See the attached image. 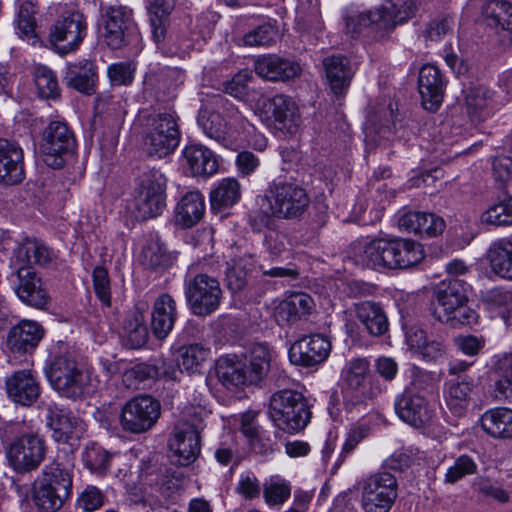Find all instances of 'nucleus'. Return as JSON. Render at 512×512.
<instances>
[{"label": "nucleus", "instance_id": "1", "mask_svg": "<svg viewBox=\"0 0 512 512\" xmlns=\"http://www.w3.org/2000/svg\"><path fill=\"white\" fill-rule=\"evenodd\" d=\"M354 259L364 267L407 269L418 265L425 257L422 245L410 239H374L355 245Z\"/></svg>", "mask_w": 512, "mask_h": 512}, {"label": "nucleus", "instance_id": "64", "mask_svg": "<svg viewBox=\"0 0 512 512\" xmlns=\"http://www.w3.org/2000/svg\"><path fill=\"white\" fill-rule=\"evenodd\" d=\"M454 19L451 16L443 15L436 17L429 22L425 29V37L431 41L441 40L447 33L452 31Z\"/></svg>", "mask_w": 512, "mask_h": 512}, {"label": "nucleus", "instance_id": "39", "mask_svg": "<svg viewBox=\"0 0 512 512\" xmlns=\"http://www.w3.org/2000/svg\"><path fill=\"white\" fill-rule=\"evenodd\" d=\"M481 426L493 438H512V410L503 407L487 410L481 417Z\"/></svg>", "mask_w": 512, "mask_h": 512}, {"label": "nucleus", "instance_id": "35", "mask_svg": "<svg viewBox=\"0 0 512 512\" xmlns=\"http://www.w3.org/2000/svg\"><path fill=\"white\" fill-rule=\"evenodd\" d=\"M491 271L498 277L512 281V240L501 238L492 242L486 252Z\"/></svg>", "mask_w": 512, "mask_h": 512}, {"label": "nucleus", "instance_id": "17", "mask_svg": "<svg viewBox=\"0 0 512 512\" xmlns=\"http://www.w3.org/2000/svg\"><path fill=\"white\" fill-rule=\"evenodd\" d=\"M331 351V342L321 334L305 336L296 341L289 350L292 363L311 367L323 363Z\"/></svg>", "mask_w": 512, "mask_h": 512}, {"label": "nucleus", "instance_id": "32", "mask_svg": "<svg viewBox=\"0 0 512 512\" xmlns=\"http://www.w3.org/2000/svg\"><path fill=\"white\" fill-rule=\"evenodd\" d=\"M183 159L192 176L209 177L218 170V161L214 153L200 144H191L184 148Z\"/></svg>", "mask_w": 512, "mask_h": 512}, {"label": "nucleus", "instance_id": "29", "mask_svg": "<svg viewBox=\"0 0 512 512\" xmlns=\"http://www.w3.org/2000/svg\"><path fill=\"white\" fill-rule=\"evenodd\" d=\"M42 337L43 329L37 322L22 320L11 328L7 345L13 353H27L35 349Z\"/></svg>", "mask_w": 512, "mask_h": 512}, {"label": "nucleus", "instance_id": "2", "mask_svg": "<svg viewBox=\"0 0 512 512\" xmlns=\"http://www.w3.org/2000/svg\"><path fill=\"white\" fill-rule=\"evenodd\" d=\"M470 285L460 279L441 282L432 301L433 317L452 328L471 326L477 322L478 315L468 306Z\"/></svg>", "mask_w": 512, "mask_h": 512}, {"label": "nucleus", "instance_id": "47", "mask_svg": "<svg viewBox=\"0 0 512 512\" xmlns=\"http://www.w3.org/2000/svg\"><path fill=\"white\" fill-rule=\"evenodd\" d=\"M493 369L496 376L494 383L495 398L512 401V353L498 357Z\"/></svg>", "mask_w": 512, "mask_h": 512}, {"label": "nucleus", "instance_id": "10", "mask_svg": "<svg viewBox=\"0 0 512 512\" xmlns=\"http://www.w3.org/2000/svg\"><path fill=\"white\" fill-rule=\"evenodd\" d=\"M5 454L12 469L27 473L37 469L46 456V443L42 436L27 433L11 439L5 447Z\"/></svg>", "mask_w": 512, "mask_h": 512}, {"label": "nucleus", "instance_id": "38", "mask_svg": "<svg viewBox=\"0 0 512 512\" xmlns=\"http://www.w3.org/2000/svg\"><path fill=\"white\" fill-rule=\"evenodd\" d=\"M205 212V199L199 191L186 193L175 208L176 221L184 228L197 224Z\"/></svg>", "mask_w": 512, "mask_h": 512}, {"label": "nucleus", "instance_id": "15", "mask_svg": "<svg viewBox=\"0 0 512 512\" xmlns=\"http://www.w3.org/2000/svg\"><path fill=\"white\" fill-rule=\"evenodd\" d=\"M160 415V405L151 396H138L122 408L120 423L125 431L143 433L151 429Z\"/></svg>", "mask_w": 512, "mask_h": 512}, {"label": "nucleus", "instance_id": "55", "mask_svg": "<svg viewBox=\"0 0 512 512\" xmlns=\"http://www.w3.org/2000/svg\"><path fill=\"white\" fill-rule=\"evenodd\" d=\"M369 372V362L364 358L350 360L344 370L343 379L351 389L363 387Z\"/></svg>", "mask_w": 512, "mask_h": 512}, {"label": "nucleus", "instance_id": "54", "mask_svg": "<svg viewBox=\"0 0 512 512\" xmlns=\"http://www.w3.org/2000/svg\"><path fill=\"white\" fill-rule=\"evenodd\" d=\"M411 382L404 391H410L413 394H424L427 398L432 395L437 388V379L435 373L413 367L411 372Z\"/></svg>", "mask_w": 512, "mask_h": 512}, {"label": "nucleus", "instance_id": "63", "mask_svg": "<svg viewBox=\"0 0 512 512\" xmlns=\"http://www.w3.org/2000/svg\"><path fill=\"white\" fill-rule=\"evenodd\" d=\"M92 277L96 296L103 304L109 306L111 302V291L108 271L102 266H97L93 270Z\"/></svg>", "mask_w": 512, "mask_h": 512}, {"label": "nucleus", "instance_id": "11", "mask_svg": "<svg viewBox=\"0 0 512 512\" xmlns=\"http://www.w3.org/2000/svg\"><path fill=\"white\" fill-rule=\"evenodd\" d=\"M179 129L174 115L163 112L150 117L144 137V149L149 156L163 158L179 144Z\"/></svg>", "mask_w": 512, "mask_h": 512}, {"label": "nucleus", "instance_id": "44", "mask_svg": "<svg viewBox=\"0 0 512 512\" xmlns=\"http://www.w3.org/2000/svg\"><path fill=\"white\" fill-rule=\"evenodd\" d=\"M421 0H389L387 6L378 8L387 21V32L397 24H403L416 15Z\"/></svg>", "mask_w": 512, "mask_h": 512}, {"label": "nucleus", "instance_id": "46", "mask_svg": "<svg viewBox=\"0 0 512 512\" xmlns=\"http://www.w3.org/2000/svg\"><path fill=\"white\" fill-rule=\"evenodd\" d=\"M495 92L487 87L478 86L468 90L465 97L466 110L472 121H479L490 114Z\"/></svg>", "mask_w": 512, "mask_h": 512}, {"label": "nucleus", "instance_id": "13", "mask_svg": "<svg viewBox=\"0 0 512 512\" xmlns=\"http://www.w3.org/2000/svg\"><path fill=\"white\" fill-rule=\"evenodd\" d=\"M87 24L82 13L71 10L61 14L50 27V42L60 54H67L79 47L86 36Z\"/></svg>", "mask_w": 512, "mask_h": 512}, {"label": "nucleus", "instance_id": "5", "mask_svg": "<svg viewBox=\"0 0 512 512\" xmlns=\"http://www.w3.org/2000/svg\"><path fill=\"white\" fill-rule=\"evenodd\" d=\"M264 200L268 203L270 215L283 220L301 217L310 203L304 188L284 181L272 182L265 191Z\"/></svg>", "mask_w": 512, "mask_h": 512}, {"label": "nucleus", "instance_id": "36", "mask_svg": "<svg viewBox=\"0 0 512 512\" xmlns=\"http://www.w3.org/2000/svg\"><path fill=\"white\" fill-rule=\"evenodd\" d=\"M356 318L370 335L380 336L388 330V319L382 307L372 301L355 305Z\"/></svg>", "mask_w": 512, "mask_h": 512}, {"label": "nucleus", "instance_id": "53", "mask_svg": "<svg viewBox=\"0 0 512 512\" xmlns=\"http://www.w3.org/2000/svg\"><path fill=\"white\" fill-rule=\"evenodd\" d=\"M113 455L97 444L88 445L83 454L85 466L93 473L104 475L110 466Z\"/></svg>", "mask_w": 512, "mask_h": 512}, {"label": "nucleus", "instance_id": "6", "mask_svg": "<svg viewBox=\"0 0 512 512\" xmlns=\"http://www.w3.org/2000/svg\"><path fill=\"white\" fill-rule=\"evenodd\" d=\"M364 512H390L398 497V481L386 471L362 478L358 483Z\"/></svg>", "mask_w": 512, "mask_h": 512}, {"label": "nucleus", "instance_id": "57", "mask_svg": "<svg viewBox=\"0 0 512 512\" xmlns=\"http://www.w3.org/2000/svg\"><path fill=\"white\" fill-rule=\"evenodd\" d=\"M150 379H156V372L152 363H139L123 374L124 385L131 389H139L143 382Z\"/></svg>", "mask_w": 512, "mask_h": 512}, {"label": "nucleus", "instance_id": "40", "mask_svg": "<svg viewBox=\"0 0 512 512\" xmlns=\"http://www.w3.org/2000/svg\"><path fill=\"white\" fill-rule=\"evenodd\" d=\"M54 257L53 252L36 240H27L17 247L11 259V265L40 266L48 265Z\"/></svg>", "mask_w": 512, "mask_h": 512}, {"label": "nucleus", "instance_id": "7", "mask_svg": "<svg viewBox=\"0 0 512 512\" xmlns=\"http://www.w3.org/2000/svg\"><path fill=\"white\" fill-rule=\"evenodd\" d=\"M46 376L53 389L67 398H78L89 385L90 376L74 357L64 354L53 358Z\"/></svg>", "mask_w": 512, "mask_h": 512}, {"label": "nucleus", "instance_id": "49", "mask_svg": "<svg viewBox=\"0 0 512 512\" xmlns=\"http://www.w3.org/2000/svg\"><path fill=\"white\" fill-rule=\"evenodd\" d=\"M70 496L58 493L53 487H49L35 480L32 488V499L40 512H56L62 508Z\"/></svg>", "mask_w": 512, "mask_h": 512}, {"label": "nucleus", "instance_id": "14", "mask_svg": "<svg viewBox=\"0 0 512 512\" xmlns=\"http://www.w3.org/2000/svg\"><path fill=\"white\" fill-rule=\"evenodd\" d=\"M103 37L112 49H120L129 42V38L137 32L133 12L126 6L111 5L103 9L101 14Z\"/></svg>", "mask_w": 512, "mask_h": 512}, {"label": "nucleus", "instance_id": "16", "mask_svg": "<svg viewBox=\"0 0 512 512\" xmlns=\"http://www.w3.org/2000/svg\"><path fill=\"white\" fill-rule=\"evenodd\" d=\"M397 415L411 426L421 428L428 425L435 416L434 405L424 394L403 391L395 400Z\"/></svg>", "mask_w": 512, "mask_h": 512}, {"label": "nucleus", "instance_id": "26", "mask_svg": "<svg viewBox=\"0 0 512 512\" xmlns=\"http://www.w3.org/2000/svg\"><path fill=\"white\" fill-rule=\"evenodd\" d=\"M328 85L336 96L346 93L355 70L350 60L342 55L327 56L322 61Z\"/></svg>", "mask_w": 512, "mask_h": 512}, {"label": "nucleus", "instance_id": "28", "mask_svg": "<svg viewBox=\"0 0 512 512\" xmlns=\"http://www.w3.org/2000/svg\"><path fill=\"white\" fill-rule=\"evenodd\" d=\"M399 228L408 233L420 236L435 237L445 229L444 220L432 213L408 211L400 216Z\"/></svg>", "mask_w": 512, "mask_h": 512}, {"label": "nucleus", "instance_id": "61", "mask_svg": "<svg viewBox=\"0 0 512 512\" xmlns=\"http://www.w3.org/2000/svg\"><path fill=\"white\" fill-rule=\"evenodd\" d=\"M134 72L135 66L131 62L113 63L107 69L109 80L114 86L131 84Z\"/></svg>", "mask_w": 512, "mask_h": 512}, {"label": "nucleus", "instance_id": "45", "mask_svg": "<svg viewBox=\"0 0 512 512\" xmlns=\"http://www.w3.org/2000/svg\"><path fill=\"white\" fill-rule=\"evenodd\" d=\"M120 335L128 348L137 349L145 345L148 340V329L142 315L136 312L127 314L122 320Z\"/></svg>", "mask_w": 512, "mask_h": 512}, {"label": "nucleus", "instance_id": "37", "mask_svg": "<svg viewBox=\"0 0 512 512\" xmlns=\"http://www.w3.org/2000/svg\"><path fill=\"white\" fill-rule=\"evenodd\" d=\"M47 426L53 431V438L57 442H67L77 433L80 420L71 413L50 406L46 416Z\"/></svg>", "mask_w": 512, "mask_h": 512}, {"label": "nucleus", "instance_id": "4", "mask_svg": "<svg viewBox=\"0 0 512 512\" xmlns=\"http://www.w3.org/2000/svg\"><path fill=\"white\" fill-rule=\"evenodd\" d=\"M268 414L279 429L288 433L303 430L311 418L305 397L291 389L279 390L272 394Z\"/></svg>", "mask_w": 512, "mask_h": 512}, {"label": "nucleus", "instance_id": "27", "mask_svg": "<svg viewBox=\"0 0 512 512\" xmlns=\"http://www.w3.org/2000/svg\"><path fill=\"white\" fill-rule=\"evenodd\" d=\"M382 17L378 8L368 11L348 8L344 15L346 32L352 37L360 35L365 30L383 35L387 32L388 22H385Z\"/></svg>", "mask_w": 512, "mask_h": 512}, {"label": "nucleus", "instance_id": "22", "mask_svg": "<svg viewBox=\"0 0 512 512\" xmlns=\"http://www.w3.org/2000/svg\"><path fill=\"white\" fill-rule=\"evenodd\" d=\"M487 26L496 30L503 48L512 47V4L506 0H488L482 8Z\"/></svg>", "mask_w": 512, "mask_h": 512}, {"label": "nucleus", "instance_id": "56", "mask_svg": "<svg viewBox=\"0 0 512 512\" xmlns=\"http://www.w3.org/2000/svg\"><path fill=\"white\" fill-rule=\"evenodd\" d=\"M276 36L275 28L269 23H264L244 34L241 43L247 47L270 46L275 42Z\"/></svg>", "mask_w": 512, "mask_h": 512}, {"label": "nucleus", "instance_id": "31", "mask_svg": "<svg viewBox=\"0 0 512 512\" xmlns=\"http://www.w3.org/2000/svg\"><path fill=\"white\" fill-rule=\"evenodd\" d=\"M313 307L314 301L310 295L302 292L293 293L275 307L274 317L280 325L294 323L308 316Z\"/></svg>", "mask_w": 512, "mask_h": 512}, {"label": "nucleus", "instance_id": "50", "mask_svg": "<svg viewBox=\"0 0 512 512\" xmlns=\"http://www.w3.org/2000/svg\"><path fill=\"white\" fill-rule=\"evenodd\" d=\"M168 493L158 485L135 487L128 493L130 505L149 506L152 510L163 507L167 503Z\"/></svg>", "mask_w": 512, "mask_h": 512}, {"label": "nucleus", "instance_id": "3", "mask_svg": "<svg viewBox=\"0 0 512 512\" xmlns=\"http://www.w3.org/2000/svg\"><path fill=\"white\" fill-rule=\"evenodd\" d=\"M271 355L263 344L254 345L243 359L221 357L216 365L219 381L228 389L259 383L268 373Z\"/></svg>", "mask_w": 512, "mask_h": 512}, {"label": "nucleus", "instance_id": "51", "mask_svg": "<svg viewBox=\"0 0 512 512\" xmlns=\"http://www.w3.org/2000/svg\"><path fill=\"white\" fill-rule=\"evenodd\" d=\"M209 355L210 349L203 344L194 343L182 346L178 350V365L189 374L199 373Z\"/></svg>", "mask_w": 512, "mask_h": 512}, {"label": "nucleus", "instance_id": "12", "mask_svg": "<svg viewBox=\"0 0 512 512\" xmlns=\"http://www.w3.org/2000/svg\"><path fill=\"white\" fill-rule=\"evenodd\" d=\"M185 294L193 314L197 316L213 313L222 299L219 281L205 273H199L188 281Z\"/></svg>", "mask_w": 512, "mask_h": 512}, {"label": "nucleus", "instance_id": "62", "mask_svg": "<svg viewBox=\"0 0 512 512\" xmlns=\"http://www.w3.org/2000/svg\"><path fill=\"white\" fill-rule=\"evenodd\" d=\"M248 270L243 260H235L226 270L228 288L232 292L241 291L247 284Z\"/></svg>", "mask_w": 512, "mask_h": 512}, {"label": "nucleus", "instance_id": "24", "mask_svg": "<svg viewBox=\"0 0 512 512\" xmlns=\"http://www.w3.org/2000/svg\"><path fill=\"white\" fill-rule=\"evenodd\" d=\"M5 389L8 398L22 406H31L40 395L39 383L30 370H19L7 377Z\"/></svg>", "mask_w": 512, "mask_h": 512}, {"label": "nucleus", "instance_id": "60", "mask_svg": "<svg viewBox=\"0 0 512 512\" xmlns=\"http://www.w3.org/2000/svg\"><path fill=\"white\" fill-rule=\"evenodd\" d=\"M477 471V464L467 455L458 457L453 466H451L445 475V481L451 484L456 483L466 475L475 474Z\"/></svg>", "mask_w": 512, "mask_h": 512}, {"label": "nucleus", "instance_id": "58", "mask_svg": "<svg viewBox=\"0 0 512 512\" xmlns=\"http://www.w3.org/2000/svg\"><path fill=\"white\" fill-rule=\"evenodd\" d=\"M35 8L31 2L22 4L17 14V29L20 37L28 39L34 37L36 21H35Z\"/></svg>", "mask_w": 512, "mask_h": 512}, {"label": "nucleus", "instance_id": "33", "mask_svg": "<svg viewBox=\"0 0 512 512\" xmlns=\"http://www.w3.org/2000/svg\"><path fill=\"white\" fill-rule=\"evenodd\" d=\"M74 466L70 462L53 461L44 466L35 480L51 486L58 493L71 496L74 477Z\"/></svg>", "mask_w": 512, "mask_h": 512}, {"label": "nucleus", "instance_id": "18", "mask_svg": "<svg viewBox=\"0 0 512 512\" xmlns=\"http://www.w3.org/2000/svg\"><path fill=\"white\" fill-rule=\"evenodd\" d=\"M11 266L16 271L14 290L18 298L29 306L43 308L48 302V294L34 269L21 264Z\"/></svg>", "mask_w": 512, "mask_h": 512}, {"label": "nucleus", "instance_id": "41", "mask_svg": "<svg viewBox=\"0 0 512 512\" xmlns=\"http://www.w3.org/2000/svg\"><path fill=\"white\" fill-rule=\"evenodd\" d=\"M198 124L208 137L224 146L232 144L229 124L220 113L203 109L198 115Z\"/></svg>", "mask_w": 512, "mask_h": 512}, {"label": "nucleus", "instance_id": "59", "mask_svg": "<svg viewBox=\"0 0 512 512\" xmlns=\"http://www.w3.org/2000/svg\"><path fill=\"white\" fill-rule=\"evenodd\" d=\"M142 264L149 269H158L168 265L169 256L159 243H150L142 251Z\"/></svg>", "mask_w": 512, "mask_h": 512}, {"label": "nucleus", "instance_id": "21", "mask_svg": "<svg viewBox=\"0 0 512 512\" xmlns=\"http://www.w3.org/2000/svg\"><path fill=\"white\" fill-rule=\"evenodd\" d=\"M446 79L441 70L433 64H425L421 67L418 76V89L424 109L436 111L444 97Z\"/></svg>", "mask_w": 512, "mask_h": 512}, {"label": "nucleus", "instance_id": "8", "mask_svg": "<svg viewBox=\"0 0 512 512\" xmlns=\"http://www.w3.org/2000/svg\"><path fill=\"white\" fill-rule=\"evenodd\" d=\"M166 178L157 169H148L140 177L136 188L137 218L146 220L162 214L166 206Z\"/></svg>", "mask_w": 512, "mask_h": 512}, {"label": "nucleus", "instance_id": "30", "mask_svg": "<svg viewBox=\"0 0 512 512\" xmlns=\"http://www.w3.org/2000/svg\"><path fill=\"white\" fill-rule=\"evenodd\" d=\"M177 319L176 302L169 294H161L154 302L151 329L157 339H164L172 331Z\"/></svg>", "mask_w": 512, "mask_h": 512}, {"label": "nucleus", "instance_id": "52", "mask_svg": "<svg viewBox=\"0 0 512 512\" xmlns=\"http://www.w3.org/2000/svg\"><path fill=\"white\" fill-rule=\"evenodd\" d=\"M34 81L38 93L42 98L55 99L60 94L58 80L54 72L44 66L38 65L34 71Z\"/></svg>", "mask_w": 512, "mask_h": 512}, {"label": "nucleus", "instance_id": "9", "mask_svg": "<svg viewBox=\"0 0 512 512\" xmlns=\"http://www.w3.org/2000/svg\"><path fill=\"white\" fill-rule=\"evenodd\" d=\"M76 147L73 132L63 121H52L44 129L40 143V154L43 162L53 169L64 167L66 157Z\"/></svg>", "mask_w": 512, "mask_h": 512}, {"label": "nucleus", "instance_id": "19", "mask_svg": "<svg viewBox=\"0 0 512 512\" xmlns=\"http://www.w3.org/2000/svg\"><path fill=\"white\" fill-rule=\"evenodd\" d=\"M176 461L181 466L194 462L200 453V436L198 427L188 421H179L169 443Z\"/></svg>", "mask_w": 512, "mask_h": 512}, {"label": "nucleus", "instance_id": "48", "mask_svg": "<svg viewBox=\"0 0 512 512\" xmlns=\"http://www.w3.org/2000/svg\"><path fill=\"white\" fill-rule=\"evenodd\" d=\"M241 197V187L235 178L222 179L210 192L213 210H222L235 205Z\"/></svg>", "mask_w": 512, "mask_h": 512}, {"label": "nucleus", "instance_id": "42", "mask_svg": "<svg viewBox=\"0 0 512 512\" xmlns=\"http://www.w3.org/2000/svg\"><path fill=\"white\" fill-rule=\"evenodd\" d=\"M174 7L175 0H154L149 6L152 37L158 46L166 38L169 17Z\"/></svg>", "mask_w": 512, "mask_h": 512}, {"label": "nucleus", "instance_id": "43", "mask_svg": "<svg viewBox=\"0 0 512 512\" xmlns=\"http://www.w3.org/2000/svg\"><path fill=\"white\" fill-rule=\"evenodd\" d=\"M474 389V381L470 377L451 380L446 383L445 399L447 406L455 414H462L468 406L470 394Z\"/></svg>", "mask_w": 512, "mask_h": 512}, {"label": "nucleus", "instance_id": "20", "mask_svg": "<svg viewBox=\"0 0 512 512\" xmlns=\"http://www.w3.org/2000/svg\"><path fill=\"white\" fill-rule=\"evenodd\" d=\"M271 126L281 135L297 133L301 118L296 102L289 96L278 94L268 101Z\"/></svg>", "mask_w": 512, "mask_h": 512}, {"label": "nucleus", "instance_id": "25", "mask_svg": "<svg viewBox=\"0 0 512 512\" xmlns=\"http://www.w3.org/2000/svg\"><path fill=\"white\" fill-rule=\"evenodd\" d=\"M23 149L14 141L0 139V182L20 183L24 177Z\"/></svg>", "mask_w": 512, "mask_h": 512}, {"label": "nucleus", "instance_id": "23", "mask_svg": "<svg viewBox=\"0 0 512 512\" xmlns=\"http://www.w3.org/2000/svg\"><path fill=\"white\" fill-rule=\"evenodd\" d=\"M254 68L258 76L272 82H288L302 72L298 62L275 54L259 57Z\"/></svg>", "mask_w": 512, "mask_h": 512}, {"label": "nucleus", "instance_id": "34", "mask_svg": "<svg viewBox=\"0 0 512 512\" xmlns=\"http://www.w3.org/2000/svg\"><path fill=\"white\" fill-rule=\"evenodd\" d=\"M64 81L70 88L86 95L94 93L97 79L95 65L86 59L68 64Z\"/></svg>", "mask_w": 512, "mask_h": 512}]
</instances>
